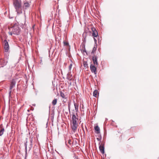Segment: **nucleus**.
Segmentation results:
<instances>
[{
	"label": "nucleus",
	"instance_id": "obj_1",
	"mask_svg": "<svg viewBox=\"0 0 159 159\" xmlns=\"http://www.w3.org/2000/svg\"><path fill=\"white\" fill-rule=\"evenodd\" d=\"M13 5L18 14L22 13L21 2L20 0H14Z\"/></svg>",
	"mask_w": 159,
	"mask_h": 159
},
{
	"label": "nucleus",
	"instance_id": "obj_2",
	"mask_svg": "<svg viewBox=\"0 0 159 159\" xmlns=\"http://www.w3.org/2000/svg\"><path fill=\"white\" fill-rule=\"evenodd\" d=\"M10 32H9V34L12 35V34L18 35L19 34L20 30L19 27L15 25L11 27L10 29Z\"/></svg>",
	"mask_w": 159,
	"mask_h": 159
},
{
	"label": "nucleus",
	"instance_id": "obj_3",
	"mask_svg": "<svg viewBox=\"0 0 159 159\" xmlns=\"http://www.w3.org/2000/svg\"><path fill=\"white\" fill-rule=\"evenodd\" d=\"M3 43L5 51L6 52H7L9 48V46L8 43L6 40H4Z\"/></svg>",
	"mask_w": 159,
	"mask_h": 159
},
{
	"label": "nucleus",
	"instance_id": "obj_4",
	"mask_svg": "<svg viewBox=\"0 0 159 159\" xmlns=\"http://www.w3.org/2000/svg\"><path fill=\"white\" fill-rule=\"evenodd\" d=\"M72 123H77L78 120V118L76 117L75 115L72 113Z\"/></svg>",
	"mask_w": 159,
	"mask_h": 159
},
{
	"label": "nucleus",
	"instance_id": "obj_5",
	"mask_svg": "<svg viewBox=\"0 0 159 159\" xmlns=\"http://www.w3.org/2000/svg\"><path fill=\"white\" fill-rule=\"evenodd\" d=\"M91 29L93 32V36L94 37H97L98 35V32L97 30L94 27L92 28Z\"/></svg>",
	"mask_w": 159,
	"mask_h": 159
},
{
	"label": "nucleus",
	"instance_id": "obj_6",
	"mask_svg": "<svg viewBox=\"0 0 159 159\" xmlns=\"http://www.w3.org/2000/svg\"><path fill=\"white\" fill-rule=\"evenodd\" d=\"M77 126L78 125L77 123H72L71 124V128L74 132H75L76 130Z\"/></svg>",
	"mask_w": 159,
	"mask_h": 159
},
{
	"label": "nucleus",
	"instance_id": "obj_7",
	"mask_svg": "<svg viewBox=\"0 0 159 159\" xmlns=\"http://www.w3.org/2000/svg\"><path fill=\"white\" fill-rule=\"evenodd\" d=\"M92 60L93 61V64L94 65L98 66V64L97 61V56H94L93 57Z\"/></svg>",
	"mask_w": 159,
	"mask_h": 159
},
{
	"label": "nucleus",
	"instance_id": "obj_8",
	"mask_svg": "<svg viewBox=\"0 0 159 159\" xmlns=\"http://www.w3.org/2000/svg\"><path fill=\"white\" fill-rule=\"evenodd\" d=\"M90 67L91 71L93 73H94L95 74H96V68L95 66H94L91 64L90 66Z\"/></svg>",
	"mask_w": 159,
	"mask_h": 159
},
{
	"label": "nucleus",
	"instance_id": "obj_9",
	"mask_svg": "<svg viewBox=\"0 0 159 159\" xmlns=\"http://www.w3.org/2000/svg\"><path fill=\"white\" fill-rule=\"evenodd\" d=\"M16 84V82L14 80H13L11 82V84L10 86V90H11L15 86Z\"/></svg>",
	"mask_w": 159,
	"mask_h": 159
},
{
	"label": "nucleus",
	"instance_id": "obj_10",
	"mask_svg": "<svg viewBox=\"0 0 159 159\" xmlns=\"http://www.w3.org/2000/svg\"><path fill=\"white\" fill-rule=\"evenodd\" d=\"M67 79L70 81L72 80V75H71L70 73H69L67 75Z\"/></svg>",
	"mask_w": 159,
	"mask_h": 159
},
{
	"label": "nucleus",
	"instance_id": "obj_11",
	"mask_svg": "<svg viewBox=\"0 0 159 159\" xmlns=\"http://www.w3.org/2000/svg\"><path fill=\"white\" fill-rule=\"evenodd\" d=\"M99 149L102 153H104V147L103 146L100 145L99 147Z\"/></svg>",
	"mask_w": 159,
	"mask_h": 159
},
{
	"label": "nucleus",
	"instance_id": "obj_12",
	"mask_svg": "<svg viewBox=\"0 0 159 159\" xmlns=\"http://www.w3.org/2000/svg\"><path fill=\"white\" fill-rule=\"evenodd\" d=\"M95 130L96 131V133L97 134H98L100 133V128L98 126H96L95 127Z\"/></svg>",
	"mask_w": 159,
	"mask_h": 159
},
{
	"label": "nucleus",
	"instance_id": "obj_13",
	"mask_svg": "<svg viewBox=\"0 0 159 159\" xmlns=\"http://www.w3.org/2000/svg\"><path fill=\"white\" fill-rule=\"evenodd\" d=\"M98 91L96 90H94L93 92V96L95 97H97V96L98 94Z\"/></svg>",
	"mask_w": 159,
	"mask_h": 159
},
{
	"label": "nucleus",
	"instance_id": "obj_14",
	"mask_svg": "<svg viewBox=\"0 0 159 159\" xmlns=\"http://www.w3.org/2000/svg\"><path fill=\"white\" fill-rule=\"evenodd\" d=\"M74 105L76 111L77 112L78 110V105L74 102Z\"/></svg>",
	"mask_w": 159,
	"mask_h": 159
},
{
	"label": "nucleus",
	"instance_id": "obj_15",
	"mask_svg": "<svg viewBox=\"0 0 159 159\" xmlns=\"http://www.w3.org/2000/svg\"><path fill=\"white\" fill-rule=\"evenodd\" d=\"M4 131V128H2L0 129V136H1L3 134Z\"/></svg>",
	"mask_w": 159,
	"mask_h": 159
},
{
	"label": "nucleus",
	"instance_id": "obj_16",
	"mask_svg": "<svg viewBox=\"0 0 159 159\" xmlns=\"http://www.w3.org/2000/svg\"><path fill=\"white\" fill-rule=\"evenodd\" d=\"M57 99H55L53 100L52 102V103L53 105H55L57 103Z\"/></svg>",
	"mask_w": 159,
	"mask_h": 159
},
{
	"label": "nucleus",
	"instance_id": "obj_17",
	"mask_svg": "<svg viewBox=\"0 0 159 159\" xmlns=\"http://www.w3.org/2000/svg\"><path fill=\"white\" fill-rule=\"evenodd\" d=\"M82 47L83 48H82L81 50V52L83 53L84 52H86V51L84 48V46L83 45L82 46Z\"/></svg>",
	"mask_w": 159,
	"mask_h": 159
},
{
	"label": "nucleus",
	"instance_id": "obj_18",
	"mask_svg": "<svg viewBox=\"0 0 159 159\" xmlns=\"http://www.w3.org/2000/svg\"><path fill=\"white\" fill-rule=\"evenodd\" d=\"M60 95L61 97L63 98L66 99V98L65 97V94L62 92H60Z\"/></svg>",
	"mask_w": 159,
	"mask_h": 159
},
{
	"label": "nucleus",
	"instance_id": "obj_19",
	"mask_svg": "<svg viewBox=\"0 0 159 159\" xmlns=\"http://www.w3.org/2000/svg\"><path fill=\"white\" fill-rule=\"evenodd\" d=\"M29 6L30 5L29 3L28 2H26L24 3V7H25L26 8L29 7Z\"/></svg>",
	"mask_w": 159,
	"mask_h": 159
},
{
	"label": "nucleus",
	"instance_id": "obj_20",
	"mask_svg": "<svg viewBox=\"0 0 159 159\" xmlns=\"http://www.w3.org/2000/svg\"><path fill=\"white\" fill-rule=\"evenodd\" d=\"M97 49V46L96 47L94 46L93 49V50L92 52V54L93 53L95 52L96 51Z\"/></svg>",
	"mask_w": 159,
	"mask_h": 159
},
{
	"label": "nucleus",
	"instance_id": "obj_21",
	"mask_svg": "<svg viewBox=\"0 0 159 159\" xmlns=\"http://www.w3.org/2000/svg\"><path fill=\"white\" fill-rule=\"evenodd\" d=\"M2 62H3V65L2 66V67H3L7 63L4 60H2Z\"/></svg>",
	"mask_w": 159,
	"mask_h": 159
},
{
	"label": "nucleus",
	"instance_id": "obj_22",
	"mask_svg": "<svg viewBox=\"0 0 159 159\" xmlns=\"http://www.w3.org/2000/svg\"><path fill=\"white\" fill-rule=\"evenodd\" d=\"M84 66L85 67H87L88 66L87 63L86 61H84Z\"/></svg>",
	"mask_w": 159,
	"mask_h": 159
},
{
	"label": "nucleus",
	"instance_id": "obj_23",
	"mask_svg": "<svg viewBox=\"0 0 159 159\" xmlns=\"http://www.w3.org/2000/svg\"><path fill=\"white\" fill-rule=\"evenodd\" d=\"M63 43H64V45L68 46L69 44V43H68L66 42L65 41H64Z\"/></svg>",
	"mask_w": 159,
	"mask_h": 159
},
{
	"label": "nucleus",
	"instance_id": "obj_24",
	"mask_svg": "<svg viewBox=\"0 0 159 159\" xmlns=\"http://www.w3.org/2000/svg\"><path fill=\"white\" fill-rule=\"evenodd\" d=\"M72 64H71L70 66H69V70H71V69L72 68Z\"/></svg>",
	"mask_w": 159,
	"mask_h": 159
},
{
	"label": "nucleus",
	"instance_id": "obj_25",
	"mask_svg": "<svg viewBox=\"0 0 159 159\" xmlns=\"http://www.w3.org/2000/svg\"><path fill=\"white\" fill-rule=\"evenodd\" d=\"M68 109H69V112H70V105L69 104L68 105Z\"/></svg>",
	"mask_w": 159,
	"mask_h": 159
},
{
	"label": "nucleus",
	"instance_id": "obj_26",
	"mask_svg": "<svg viewBox=\"0 0 159 159\" xmlns=\"http://www.w3.org/2000/svg\"><path fill=\"white\" fill-rule=\"evenodd\" d=\"M68 143H69V144L71 145V140H68Z\"/></svg>",
	"mask_w": 159,
	"mask_h": 159
},
{
	"label": "nucleus",
	"instance_id": "obj_27",
	"mask_svg": "<svg viewBox=\"0 0 159 159\" xmlns=\"http://www.w3.org/2000/svg\"><path fill=\"white\" fill-rule=\"evenodd\" d=\"M94 41L95 43H96L97 41V40L95 38H94Z\"/></svg>",
	"mask_w": 159,
	"mask_h": 159
},
{
	"label": "nucleus",
	"instance_id": "obj_28",
	"mask_svg": "<svg viewBox=\"0 0 159 159\" xmlns=\"http://www.w3.org/2000/svg\"><path fill=\"white\" fill-rule=\"evenodd\" d=\"M42 60H41V62H40V64H41L42 65L43 63H42Z\"/></svg>",
	"mask_w": 159,
	"mask_h": 159
},
{
	"label": "nucleus",
	"instance_id": "obj_29",
	"mask_svg": "<svg viewBox=\"0 0 159 159\" xmlns=\"http://www.w3.org/2000/svg\"><path fill=\"white\" fill-rule=\"evenodd\" d=\"M25 149H26V148H27V145L26 144H25Z\"/></svg>",
	"mask_w": 159,
	"mask_h": 159
},
{
	"label": "nucleus",
	"instance_id": "obj_30",
	"mask_svg": "<svg viewBox=\"0 0 159 159\" xmlns=\"http://www.w3.org/2000/svg\"><path fill=\"white\" fill-rule=\"evenodd\" d=\"M32 140H30V142H31V143H32Z\"/></svg>",
	"mask_w": 159,
	"mask_h": 159
},
{
	"label": "nucleus",
	"instance_id": "obj_31",
	"mask_svg": "<svg viewBox=\"0 0 159 159\" xmlns=\"http://www.w3.org/2000/svg\"><path fill=\"white\" fill-rule=\"evenodd\" d=\"M11 91H10V92H9V94H10L11 93Z\"/></svg>",
	"mask_w": 159,
	"mask_h": 159
},
{
	"label": "nucleus",
	"instance_id": "obj_32",
	"mask_svg": "<svg viewBox=\"0 0 159 159\" xmlns=\"http://www.w3.org/2000/svg\"><path fill=\"white\" fill-rule=\"evenodd\" d=\"M97 139L98 140H99V139H98V138H97Z\"/></svg>",
	"mask_w": 159,
	"mask_h": 159
}]
</instances>
